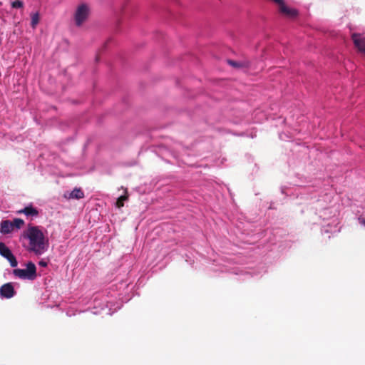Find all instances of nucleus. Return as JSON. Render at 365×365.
<instances>
[{
    "mask_svg": "<svg viewBox=\"0 0 365 365\" xmlns=\"http://www.w3.org/2000/svg\"><path fill=\"white\" fill-rule=\"evenodd\" d=\"M24 236L30 240L31 249L36 253L41 254L48 247V240L44 237L41 230H27Z\"/></svg>",
    "mask_w": 365,
    "mask_h": 365,
    "instance_id": "obj_1",
    "label": "nucleus"
},
{
    "mask_svg": "<svg viewBox=\"0 0 365 365\" xmlns=\"http://www.w3.org/2000/svg\"><path fill=\"white\" fill-rule=\"evenodd\" d=\"M13 274L22 279L34 280L36 278V267L34 263L29 262L26 264V269H15Z\"/></svg>",
    "mask_w": 365,
    "mask_h": 365,
    "instance_id": "obj_2",
    "label": "nucleus"
},
{
    "mask_svg": "<svg viewBox=\"0 0 365 365\" xmlns=\"http://www.w3.org/2000/svg\"><path fill=\"white\" fill-rule=\"evenodd\" d=\"M89 14V8L86 4L80 5L75 13L74 19L76 24L80 26L88 18Z\"/></svg>",
    "mask_w": 365,
    "mask_h": 365,
    "instance_id": "obj_3",
    "label": "nucleus"
},
{
    "mask_svg": "<svg viewBox=\"0 0 365 365\" xmlns=\"http://www.w3.org/2000/svg\"><path fill=\"white\" fill-rule=\"evenodd\" d=\"M0 255L7 259L12 267H16L17 266L18 262L16 257L3 242H0Z\"/></svg>",
    "mask_w": 365,
    "mask_h": 365,
    "instance_id": "obj_4",
    "label": "nucleus"
},
{
    "mask_svg": "<svg viewBox=\"0 0 365 365\" xmlns=\"http://www.w3.org/2000/svg\"><path fill=\"white\" fill-rule=\"evenodd\" d=\"M351 39L355 47L361 53H365V34L354 33Z\"/></svg>",
    "mask_w": 365,
    "mask_h": 365,
    "instance_id": "obj_5",
    "label": "nucleus"
},
{
    "mask_svg": "<svg viewBox=\"0 0 365 365\" xmlns=\"http://www.w3.org/2000/svg\"><path fill=\"white\" fill-rule=\"evenodd\" d=\"M15 294L14 288L10 282L4 284L0 287V295L2 297L10 299L13 297Z\"/></svg>",
    "mask_w": 365,
    "mask_h": 365,
    "instance_id": "obj_6",
    "label": "nucleus"
},
{
    "mask_svg": "<svg viewBox=\"0 0 365 365\" xmlns=\"http://www.w3.org/2000/svg\"><path fill=\"white\" fill-rule=\"evenodd\" d=\"M24 224V220L20 218H16L11 221L3 220L1 222L0 228H20Z\"/></svg>",
    "mask_w": 365,
    "mask_h": 365,
    "instance_id": "obj_7",
    "label": "nucleus"
},
{
    "mask_svg": "<svg viewBox=\"0 0 365 365\" xmlns=\"http://www.w3.org/2000/svg\"><path fill=\"white\" fill-rule=\"evenodd\" d=\"M279 11L281 14L283 15L290 17V18H294L297 16L298 12L296 9L289 8L285 4L284 1H283L279 6Z\"/></svg>",
    "mask_w": 365,
    "mask_h": 365,
    "instance_id": "obj_8",
    "label": "nucleus"
},
{
    "mask_svg": "<svg viewBox=\"0 0 365 365\" xmlns=\"http://www.w3.org/2000/svg\"><path fill=\"white\" fill-rule=\"evenodd\" d=\"M279 11L281 14L283 15L290 17V18H294L297 16L298 12L296 9L289 8L285 4L284 1H283L279 6Z\"/></svg>",
    "mask_w": 365,
    "mask_h": 365,
    "instance_id": "obj_9",
    "label": "nucleus"
},
{
    "mask_svg": "<svg viewBox=\"0 0 365 365\" xmlns=\"http://www.w3.org/2000/svg\"><path fill=\"white\" fill-rule=\"evenodd\" d=\"M64 197L68 199L79 200V199L84 197V193L81 188L76 187L70 193H68V194L65 193Z\"/></svg>",
    "mask_w": 365,
    "mask_h": 365,
    "instance_id": "obj_10",
    "label": "nucleus"
},
{
    "mask_svg": "<svg viewBox=\"0 0 365 365\" xmlns=\"http://www.w3.org/2000/svg\"><path fill=\"white\" fill-rule=\"evenodd\" d=\"M227 61L229 65L236 68H248L250 66V62L247 61H235L233 60L228 59Z\"/></svg>",
    "mask_w": 365,
    "mask_h": 365,
    "instance_id": "obj_11",
    "label": "nucleus"
},
{
    "mask_svg": "<svg viewBox=\"0 0 365 365\" xmlns=\"http://www.w3.org/2000/svg\"><path fill=\"white\" fill-rule=\"evenodd\" d=\"M20 213H24L26 216H37L38 211L33 207H26L24 210L19 211Z\"/></svg>",
    "mask_w": 365,
    "mask_h": 365,
    "instance_id": "obj_12",
    "label": "nucleus"
},
{
    "mask_svg": "<svg viewBox=\"0 0 365 365\" xmlns=\"http://www.w3.org/2000/svg\"><path fill=\"white\" fill-rule=\"evenodd\" d=\"M40 20L39 14L38 13H35L31 15V26L33 29H35L38 24Z\"/></svg>",
    "mask_w": 365,
    "mask_h": 365,
    "instance_id": "obj_13",
    "label": "nucleus"
},
{
    "mask_svg": "<svg viewBox=\"0 0 365 365\" xmlns=\"http://www.w3.org/2000/svg\"><path fill=\"white\" fill-rule=\"evenodd\" d=\"M11 6L14 9H20L24 6V3L21 0H15L11 3Z\"/></svg>",
    "mask_w": 365,
    "mask_h": 365,
    "instance_id": "obj_14",
    "label": "nucleus"
},
{
    "mask_svg": "<svg viewBox=\"0 0 365 365\" xmlns=\"http://www.w3.org/2000/svg\"><path fill=\"white\" fill-rule=\"evenodd\" d=\"M127 199V197L126 196H120L117 202H116V205L118 207H121L123 206V201Z\"/></svg>",
    "mask_w": 365,
    "mask_h": 365,
    "instance_id": "obj_15",
    "label": "nucleus"
},
{
    "mask_svg": "<svg viewBox=\"0 0 365 365\" xmlns=\"http://www.w3.org/2000/svg\"><path fill=\"white\" fill-rule=\"evenodd\" d=\"M14 230H0L1 232L4 235L11 233Z\"/></svg>",
    "mask_w": 365,
    "mask_h": 365,
    "instance_id": "obj_16",
    "label": "nucleus"
},
{
    "mask_svg": "<svg viewBox=\"0 0 365 365\" xmlns=\"http://www.w3.org/2000/svg\"><path fill=\"white\" fill-rule=\"evenodd\" d=\"M359 223H360L361 225H364V226H365V218H364V217H359Z\"/></svg>",
    "mask_w": 365,
    "mask_h": 365,
    "instance_id": "obj_17",
    "label": "nucleus"
},
{
    "mask_svg": "<svg viewBox=\"0 0 365 365\" xmlns=\"http://www.w3.org/2000/svg\"><path fill=\"white\" fill-rule=\"evenodd\" d=\"M39 265L41 266V267H46L47 266V263L46 262H43V261H40L39 262Z\"/></svg>",
    "mask_w": 365,
    "mask_h": 365,
    "instance_id": "obj_18",
    "label": "nucleus"
},
{
    "mask_svg": "<svg viewBox=\"0 0 365 365\" xmlns=\"http://www.w3.org/2000/svg\"><path fill=\"white\" fill-rule=\"evenodd\" d=\"M29 228H34V229H36V228H38V227H36V226H29Z\"/></svg>",
    "mask_w": 365,
    "mask_h": 365,
    "instance_id": "obj_19",
    "label": "nucleus"
}]
</instances>
